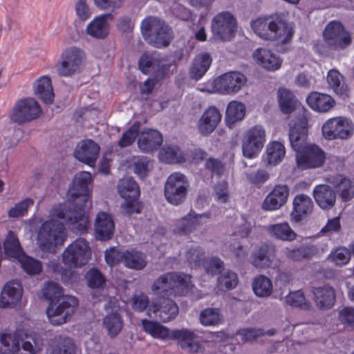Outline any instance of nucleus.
I'll list each match as a JSON object with an SVG mask.
<instances>
[{
  "instance_id": "1",
  "label": "nucleus",
  "mask_w": 354,
  "mask_h": 354,
  "mask_svg": "<svg viewBox=\"0 0 354 354\" xmlns=\"http://www.w3.org/2000/svg\"><path fill=\"white\" fill-rule=\"evenodd\" d=\"M92 182L91 173H77L68 191V201L59 203L50 211V218L42 223L37 235V243L45 252L56 253L57 248L62 246L67 235L62 223L76 225L75 229L83 233L88 225V194Z\"/></svg>"
},
{
  "instance_id": "2",
  "label": "nucleus",
  "mask_w": 354,
  "mask_h": 354,
  "mask_svg": "<svg viewBox=\"0 0 354 354\" xmlns=\"http://www.w3.org/2000/svg\"><path fill=\"white\" fill-rule=\"evenodd\" d=\"M41 292L43 297L49 301L46 315L50 323L59 326L69 322L78 306L77 298L62 296V288L53 281L45 283Z\"/></svg>"
},
{
  "instance_id": "3",
  "label": "nucleus",
  "mask_w": 354,
  "mask_h": 354,
  "mask_svg": "<svg viewBox=\"0 0 354 354\" xmlns=\"http://www.w3.org/2000/svg\"><path fill=\"white\" fill-rule=\"evenodd\" d=\"M307 131L306 121L304 119L294 126L290 124L289 140L297 153V164L301 169L319 167L325 160L323 150L315 145L307 143Z\"/></svg>"
},
{
  "instance_id": "4",
  "label": "nucleus",
  "mask_w": 354,
  "mask_h": 354,
  "mask_svg": "<svg viewBox=\"0 0 354 354\" xmlns=\"http://www.w3.org/2000/svg\"><path fill=\"white\" fill-rule=\"evenodd\" d=\"M251 28L259 37L282 44L290 40L294 34L290 25L272 17H259L252 21Z\"/></svg>"
},
{
  "instance_id": "5",
  "label": "nucleus",
  "mask_w": 354,
  "mask_h": 354,
  "mask_svg": "<svg viewBox=\"0 0 354 354\" xmlns=\"http://www.w3.org/2000/svg\"><path fill=\"white\" fill-rule=\"evenodd\" d=\"M192 285L191 276L183 273L168 272L157 279L152 291L162 296L184 295Z\"/></svg>"
},
{
  "instance_id": "6",
  "label": "nucleus",
  "mask_w": 354,
  "mask_h": 354,
  "mask_svg": "<svg viewBox=\"0 0 354 354\" xmlns=\"http://www.w3.org/2000/svg\"><path fill=\"white\" fill-rule=\"evenodd\" d=\"M140 29L144 39L156 48L167 46L172 39L170 27L157 17H146L141 23Z\"/></svg>"
},
{
  "instance_id": "7",
  "label": "nucleus",
  "mask_w": 354,
  "mask_h": 354,
  "mask_svg": "<svg viewBox=\"0 0 354 354\" xmlns=\"http://www.w3.org/2000/svg\"><path fill=\"white\" fill-rule=\"evenodd\" d=\"M118 192L125 202L122 205L124 214L131 216L140 212L141 205L138 201L140 189L137 183L131 177L120 179L118 184Z\"/></svg>"
},
{
  "instance_id": "8",
  "label": "nucleus",
  "mask_w": 354,
  "mask_h": 354,
  "mask_svg": "<svg viewBox=\"0 0 354 354\" xmlns=\"http://www.w3.org/2000/svg\"><path fill=\"white\" fill-rule=\"evenodd\" d=\"M91 257L88 242L82 238L75 239L62 253V261L68 267L77 268L86 265Z\"/></svg>"
},
{
  "instance_id": "9",
  "label": "nucleus",
  "mask_w": 354,
  "mask_h": 354,
  "mask_svg": "<svg viewBox=\"0 0 354 354\" xmlns=\"http://www.w3.org/2000/svg\"><path fill=\"white\" fill-rule=\"evenodd\" d=\"M322 131L323 136L328 140H348L354 134V124L349 118L335 117L324 123Z\"/></svg>"
},
{
  "instance_id": "10",
  "label": "nucleus",
  "mask_w": 354,
  "mask_h": 354,
  "mask_svg": "<svg viewBox=\"0 0 354 354\" xmlns=\"http://www.w3.org/2000/svg\"><path fill=\"white\" fill-rule=\"evenodd\" d=\"M84 57V52L77 47L71 46L64 49L56 65L57 74L62 77L73 76L79 72Z\"/></svg>"
},
{
  "instance_id": "11",
  "label": "nucleus",
  "mask_w": 354,
  "mask_h": 354,
  "mask_svg": "<svg viewBox=\"0 0 354 354\" xmlns=\"http://www.w3.org/2000/svg\"><path fill=\"white\" fill-rule=\"evenodd\" d=\"M188 187V180L183 174L172 173L168 176L165 185L167 201L174 205L182 203L186 197Z\"/></svg>"
},
{
  "instance_id": "12",
  "label": "nucleus",
  "mask_w": 354,
  "mask_h": 354,
  "mask_svg": "<svg viewBox=\"0 0 354 354\" xmlns=\"http://www.w3.org/2000/svg\"><path fill=\"white\" fill-rule=\"evenodd\" d=\"M247 78L241 73L230 71L225 73L213 80L209 92L230 95L238 93L246 84Z\"/></svg>"
},
{
  "instance_id": "13",
  "label": "nucleus",
  "mask_w": 354,
  "mask_h": 354,
  "mask_svg": "<svg viewBox=\"0 0 354 354\" xmlns=\"http://www.w3.org/2000/svg\"><path fill=\"white\" fill-rule=\"evenodd\" d=\"M266 130L261 125L251 127L242 141V152L244 157L252 159L258 156L266 142Z\"/></svg>"
},
{
  "instance_id": "14",
  "label": "nucleus",
  "mask_w": 354,
  "mask_h": 354,
  "mask_svg": "<svg viewBox=\"0 0 354 354\" xmlns=\"http://www.w3.org/2000/svg\"><path fill=\"white\" fill-rule=\"evenodd\" d=\"M236 28V19L230 12L217 14L212 21L211 30L215 39L230 40L234 37Z\"/></svg>"
},
{
  "instance_id": "15",
  "label": "nucleus",
  "mask_w": 354,
  "mask_h": 354,
  "mask_svg": "<svg viewBox=\"0 0 354 354\" xmlns=\"http://www.w3.org/2000/svg\"><path fill=\"white\" fill-rule=\"evenodd\" d=\"M324 37L326 42L335 49H344L352 42L350 33L337 21H330L326 26Z\"/></svg>"
},
{
  "instance_id": "16",
  "label": "nucleus",
  "mask_w": 354,
  "mask_h": 354,
  "mask_svg": "<svg viewBox=\"0 0 354 354\" xmlns=\"http://www.w3.org/2000/svg\"><path fill=\"white\" fill-rule=\"evenodd\" d=\"M41 113V109L33 98H26L17 102L15 105L11 119L22 124L37 118Z\"/></svg>"
},
{
  "instance_id": "17",
  "label": "nucleus",
  "mask_w": 354,
  "mask_h": 354,
  "mask_svg": "<svg viewBox=\"0 0 354 354\" xmlns=\"http://www.w3.org/2000/svg\"><path fill=\"white\" fill-rule=\"evenodd\" d=\"M251 263L257 268H277L279 262L276 259V248L272 245L263 244L250 257Z\"/></svg>"
},
{
  "instance_id": "18",
  "label": "nucleus",
  "mask_w": 354,
  "mask_h": 354,
  "mask_svg": "<svg viewBox=\"0 0 354 354\" xmlns=\"http://www.w3.org/2000/svg\"><path fill=\"white\" fill-rule=\"evenodd\" d=\"M209 218L207 214H198L192 210L185 216L176 221L173 231L179 235H187L206 223Z\"/></svg>"
},
{
  "instance_id": "19",
  "label": "nucleus",
  "mask_w": 354,
  "mask_h": 354,
  "mask_svg": "<svg viewBox=\"0 0 354 354\" xmlns=\"http://www.w3.org/2000/svg\"><path fill=\"white\" fill-rule=\"evenodd\" d=\"M170 339L177 340L180 346L185 351L190 353H200L203 348L196 340V335L191 330L187 328L176 329L171 331Z\"/></svg>"
},
{
  "instance_id": "20",
  "label": "nucleus",
  "mask_w": 354,
  "mask_h": 354,
  "mask_svg": "<svg viewBox=\"0 0 354 354\" xmlns=\"http://www.w3.org/2000/svg\"><path fill=\"white\" fill-rule=\"evenodd\" d=\"M100 147L92 140L81 141L77 146L75 151V157L89 166H93L99 155Z\"/></svg>"
},
{
  "instance_id": "21",
  "label": "nucleus",
  "mask_w": 354,
  "mask_h": 354,
  "mask_svg": "<svg viewBox=\"0 0 354 354\" xmlns=\"http://www.w3.org/2000/svg\"><path fill=\"white\" fill-rule=\"evenodd\" d=\"M222 115L215 106H209L202 114L197 126L200 134L206 136L212 133L221 120Z\"/></svg>"
},
{
  "instance_id": "22",
  "label": "nucleus",
  "mask_w": 354,
  "mask_h": 354,
  "mask_svg": "<svg viewBox=\"0 0 354 354\" xmlns=\"http://www.w3.org/2000/svg\"><path fill=\"white\" fill-rule=\"evenodd\" d=\"M289 189L286 185H277L263 201L262 207L265 210L272 211L279 209L287 201Z\"/></svg>"
},
{
  "instance_id": "23",
  "label": "nucleus",
  "mask_w": 354,
  "mask_h": 354,
  "mask_svg": "<svg viewBox=\"0 0 354 354\" xmlns=\"http://www.w3.org/2000/svg\"><path fill=\"white\" fill-rule=\"evenodd\" d=\"M111 14H102L95 17L90 21L86 28V32L93 38L103 39L109 32V24L108 21L112 20Z\"/></svg>"
},
{
  "instance_id": "24",
  "label": "nucleus",
  "mask_w": 354,
  "mask_h": 354,
  "mask_svg": "<svg viewBox=\"0 0 354 354\" xmlns=\"http://www.w3.org/2000/svg\"><path fill=\"white\" fill-rule=\"evenodd\" d=\"M149 311H152L162 322H167L174 319L178 313V307L171 299L162 298L158 304L153 303Z\"/></svg>"
},
{
  "instance_id": "25",
  "label": "nucleus",
  "mask_w": 354,
  "mask_h": 354,
  "mask_svg": "<svg viewBox=\"0 0 354 354\" xmlns=\"http://www.w3.org/2000/svg\"><path fill=\"white\" fill-rule=\"evenodd\" d=\"M23 288L16 280L8 282L3 287L0 297V307L6 308L16 305L21 299Z\"/></svg>"
},
{
  "instance_id": "26",
  "label": "nucleus",
  "mask_w": 354,
  "mask_h": 354,
  "mask_svg": "<svg viewBox=\"0 0 354 354\" xmlns=\"http://www.w3.org/2000/svg\"><path fill=\"white\" fill-rule=\"evenodd\" d=\"M253 58L263 68L274 71L280 68L282 59L267 48H259L253 53Z\"/></svg>"
},
{
  "instance_id": "27",
  "label": "nucleus",
  "mask_w": 354,
  "mask_h": 354,
  "mask_svg": "<svg viewBox=\"0 0 354 354\" xmlns=\"http://www.w3.org/2000/svg\"><path fill=\"white\" fill-rule=\"evenodd\" d=\"M114 222L111 216L106 212L97 214L95 223L96 238L100 241H106L113 235Z\"/></svg>"
},
{
  "instance_id": "28",
  "label": "nucleus",
  "mask_w": 354,
  "mask_h": 354,
  "mask_svg": "<svg viewBox=\"0 0 354 354\" xmlns=\"http://www.w3.org/2000/svg\"><path fill=\"white\" fill-rule=\"evenodd\" d=\"M306 102L309 107L319 113L328 112L336 104L330 95L317 91H313L308 95Z\"/></svg>"
},
{
  "instance_id": "29",
  "label": "nucleus",
  "mask_w": 354,
  "mask_h": 354,
  "mask_svg": "<svg viewBox=\"0 0 354 354\" xmlns=\"http://www.w3.org/2000/svg\"><path fill=\"white\" fill-rule=\"evenodd\" d=\"M162 142L161 133L154 129L142 131L138 139V146L144 153H149L159 148Z\"/></svg>"
},
{
  "instance_id": "30",
  "label": "nucleus",
  "mask_w": 354,
  "mask_h": 354,
  "mask_svg": "<svg viewBox=\"0 0 354 354\" xmlns=\"http://www.w3.org/2000/svg\"><path fill=\"white\" fill-rule=\"evenodd\" d=\"M312 292L316 306L322 310L331 308L335 302V292L329 286L313 288Z\"/></svg>"
},
{
  "instance_id": "31",
  "label": "nucleus",
  "mask_w": 354,
  "mask_h": 354,
  "mask_svg": "<svg viewBox=\"0 0 354 354\" xmlns=\"http://www.w3.org/2000/svg\"><path fill=\"white\" fill-rule=\"evenodd\" d=\"M0 354H21L18 330L0 333Z\"/></svg>"
},
{
  "instance_id": "32",
  "label": "nucleus",
  "mask_w": 354,
  "mask_h": 354,
  "mask_svg": "<svg viewBox=\"0 0 354 354\" xmlns=\"http://www.w3.org/2000/svg\"><path fill=\"white\" fill-rule=\"evenodd\" d=\"M313 206V202L310 197L305 194L297 195L293 201L292 219L296 222L301 221L303 218L312 212Z\"/></svg>"
},
{
  "instance_id": "33",
  "label": "nucleus",
  "mask_w": 354,
  "mask_h": 354,
  "mask_svg": "<svg viewBox=\"0 0 354 354\" xmlns=\"http://www.w3.org/2000/svg\"><path fill=\"white\" fill-rule=\"evenodd\" d=\"M328 182L336 188L343 201H348L354 196V184L344 175L330 176Z\"/></svg>"
},
{
  "instance_id": "34",
  "label": "nucleus",
  "mask_w": 354,
  "mask_h": 354,
  "mask_svg": "<svg viewBox=\"0 0 354 354\" xmlns=\"http://www.w3.org/2000/svg\"><path fill=\"white\" fill-rule=\"evenodd\" d=\"M313 196L317 205L323 209H330L335 203L336 194L328 185L316 186L313 190Z\"/></svg>"
},
{
  "instance_id": "35",
  "label": "nucleus",
  "mask_w": 354,
  "mask_h": 354,
  "mask_svg": "<svg viewBox=\"0 0 354 354\" xmlns=\"http://www.w3.org/2000/svg\"><path fill=\"white\" fill-rule=\"evenodd\" d=\"M139 68L144 74H152L156 79L162 78L165 69L158 59L153 55L143 54L138 63Z\"/></svg>"
},
{
  "instance_id": "36",
  "label": "nucleus",
  "mask_w": 354,
  "mask_h": 354,
  "mask_svg": "<svg viewBox=\"0 0 354 354\" xmlns=\"http://www.w3.org/2000/svg\"><path fill=\"white\" fill-rule=\"evenodd\" d=\"M35 93L46 104H51L54 100V92L51 79L46 75L38 78L35 83Z\"/></svg>"
},
{
  "instance_id": "37",
  "label": "nucleus",
  "mask_w": 354,
  "mask_h": 354,
  "mask_svg": "<svg viewBox=\"0 0 354 354\" xmlns=\"http://www.w3.org/2000/svg\"><path fill=\"white\" fill-rule=\"evenodd\" d=\"M103 327L108 335L114 338L118 335L123 328V320L121 315L116 311L108 313L103 319Z\"/></svg>"
},
{
  "instance_id": "38",
  "label": "nucleus",
  "mask_w": 354,
  "mask_h": 354,
  "mask_svg": "<svg viewBox=\"0 0 354 354\" xmlns=\"http://www.w3.org/2000/svg\"><path fill=\"white\" fill-rule=\"evenodd\" d=\"M285 155L286 148L282 142L272 141L268 144L265 159L268 165H278L283 160Z\"/></svg>"
},
{
  "instance_id": "39",
  "label": "nucleus",
  "mask_w": 354,
  "mask_h": 354,
  "mask_svg": "<svg viewBox=\"0 0 354 354\" xmlns=\"http://www.w3.org/2000/svg\"><path fill=\"white\" fill-rule=\"evenodd\" d=\"M252 288L254 293L258 297H268L273 290L272 280L266 275L259 274L253 278Z\"/></svg>"
},
{
  "instance_id": "40",
  "label": "nucleus",
  "mask_w": 354,
  "mask_h": 354,
  "mask_svg": "<svg viewBox=\"0 0 354 354\" xmlns=\"http://www.w3.org/2000/svg\"><path fill=\"white\" fill-rule=\"evenodd\" d=\"M245 115V105L238 101L230 102L226 109L225 122L227 127L232 128L234 124L242 120Z\"/></svg>"
},
{
  "instance_id": "41",
  "label": "nucleus",
  "mask_w": 354,
  "mask_h": 354,
  "mask_svg": "<svg viewBox=\"0 0 354 354\" xmlns=\"http://www.w3.org/2000/svg\"><path fill=\"white\" fill-rule=\"evenodd\" d=\"M317 252L314 245H302L298 248L290 249L285 248L283 249V255L288 259L294 261H300L304 259L312 258Z\"/></svg>"
},
{
  "instance_id": "42",
  "label": "nucleus",
  "mask_w": 354,
  "mask_h": 354,
  "mask_svg": "<svg viewBox=\"0 0 354 354\" xmlns=\"http://www.w3.org/2000/svg\"><path fill=\"white\" fill-rule=\"evenodd\" d=\"M278 102L281 111L285 114L291 113L299 104L293 93L284 88L278 90Z\"/></svg>"
},
{
  "instance_id": "43",
  "label": "nucleus",
  "mask_w": 354,
  "mask_h": 354,
  "mask_svg": "<svg viewBox=\"0 0 354 354\" xmlns=\"http://www.w3.org/2000/svg\"><path fill=\"white\" fill-rule=\"evenodd\" d=\"M268 230L272 236L281 241H292L297 236V234L286 222L270 225Z\"/></svg>"
},
{
  "instance_id": "44",
  "label": "nucleus",
  "mask_w": 354,
  "mask_h": 354,
  "mask_svg": "<svg viewBox=\"0 0 354 354\" xmlns=\"http://www.w3.org/2000/svg\"><path fill=\"white\" fill-rule=\"evenodd\" d=\"M212 61L211 56L207 53L198 55L194 58L191 68V73L193 77L196 80L201 78L209 69Z\"/></svg>"
},
{
  "instance_id": "45",
  "label": "nucleus",
  "mask_w": 354,
  "mask_h": 354,
  "mask_svg": "<svg viewBox=\"0 0 354 354\" xmlns=\"http://www.w3.org/2000/svg\"><path fill=\"white\" fill-rule=\"evenodd\" d=\"M5 255L17 261L24 254L15 234L10 231L3 243Z\"/></svg>"
},
{
  "instance_id": "46",
  "label": "nucleus",
  "mask_w": 354,
  "mask_h": 354,
  "mask_svg": "<svg viewBox=\"0 0 354 354\" xmlns=\"http://www.w3.org/2000/svg\"><path fill=\"white\" fill-rule=\"evenodd\" d=\"M327 82L337 95L343 98L348 96L347 86L344 82V77L337 70L333 69L328 71Z\"/></svg>"
},
{
  "instance_id": "47",
  "label": "nucleus",
  "mask_w": 354,
  "mask_h": 354,
  "mask_svg": "<svg viewBox=\"0 0 354 354\" xmlns=\"http://www.w3.org/2000/svg\"><path fill=\"white\" fill-rule=\"evenodd\" d=\"M159 159L168 164L180 163L185 160L183 152L176 145L164 147L159 153Z\"/></svg>"
},
{
  "instance_id": "48",
  "label": "nucleus",
  "mask_w": 354,
  "mask_h": 354,
  "mask_svg": "<svg viewBox=\"0 0 354 354\" xmlns=\"http://www.w3.org/2000/svg\"><path fill=\"white\" fill-rule=\"evenodd\" d=\"M143 330L154 338L165 339L170 337L171 331L157 322L142 319Z\"/></svg>"
},
{
  "instance_id": "49",
  "label": "nucleus",
  "mask_w": 354,
  "mask_h": 354,
  "mask_svg": "<svg viewBox=\"0 0 354 354\" xmlns=\"http://www.w3.org/2000/svg\"><path fill=\"white\" fill-rule=\"evenodd\" d=\"M22 349L26 352V354H35L41 351L43 346V339L37 333L26 335L25 338L20 337Z\"/></svg>"
},
{
  "instance_id": "50",
  "label": "nucleus",
  "mask_w": 354,
  "mask_h": 354,
  "mask_svg": "<svg viewBox=\"0 0 354 354\" xmlns=\"http://www.w3.org/2000/svg\"><path fill=\"white\" fill-rule=\"evenodd\" d=\"M123 262L127 268L135 270H141L147 264L145 256L133 250L123 252Z\"/></svg>"
},
{
  "instance_id": "51",
  "label": "nucleus",
  "mask_w": 354,
  "mask_h": 354,
  "mask_svg": "<svg viewBox=\"0 0 354 354\" xmlns=\"http://www.w3.org/2000/svg\"><path fill=\"white\" fill-rule=\"evenodd\" d=\"M328 259L337 266H343L350 261L351 253L348 248L339 247L330 252Z\"/></svg>"
},
{
  "instance_id": "52",
  "label": "nucleus",
  "mask_w": 354,
  "mask_h": 354,
  "mask_svg": "<svg viewBox=\"0 0 354 354\" xmlns=\"http://www.w3.org/2000/svg\"><path fill=\"white\" fill-rule=\"evenodd\" d=\"M34 205L33 199L26 198L24 200L16 203L15 206L12 207L8 212V215L10 218H19L23 217L28 214L29 208Z\"/></svg>"
},
{
  "instance_id": "53",
  "label": "nucleus",
  "mask_w": 354,
  "mask_h": 354,
  "mask_svg": "<svg viewBox=\"0 0 354 354\" xmlns=\"http://www.w3.org/2000/svg\"><path fill=\"white\" fill-rule=\"evenodd\" d=\"M201 323L203 326H215L221 323V315L218 308H206L201 313Z\"/></svg>"
},
{
  "instance_id": "54",
  "label": "nucleus",
  "mask_w": 354,
  "mask_h": 354,
  "mask_svg": "<svg viewBox=\"0 0 354 354\" xmlns=\"http://www.w3.org/2000/svg\"><path fill=\"white\" fill-rule=\"evenodd\" d=\"M150 161L147 157H133L131 160V167L134 173L140 178L147 176L149 171Z\"/></svg>"
},
{
  "instance_id": "55",
  "label": "nucleus",
  "mask_w": 354,
  "mask_h": 354,
  "mask_svg": "<svg viewBox=\"0 0 354 354\" xmlns=\"http://www.w3.org/2000/svg\"><path fill=\"white\" fill-rule=\"evenodd\" d=\"M237 274L230 270L224 271L218 278V285L221 290H232L238 283Z\"/></svg>"
},
{
  "instance_id": "56",
  "label": "nucleus",
  "mask_w": 354,
  "mask_h": 354,
  "mask_svg": "<svg viewBox=\"0 0 354 354\" xmlns=\"http://www.w3.org/2000/svg\"><path fill=\"white\" fill-rule=\"evenodd\" d=\"M23 269L28 274H39L42 270V266L39 261L26 256L25 254L18 261Z\"/></svg>"
},
{
  "instance_id": "57",
  "label": "nucleus",
  "mask_w": 354,
  "mask_h": 354,
  "mask_svg": "<svg viewBox=\"0 0 354 354\" xmlns=\"http://www.w3.org/2000/svg\"><path fill=\"white\" fill-rule=\"evenodd\" d=\"M140 122H135L130 128L125 131L120 138L118 145L120 147H125L131 145L138 136Z\"/></svg>"
},
{
  "instance_id": "58",
  "label": "nucleus",
  "mask_w": 354,
  "mask_h": 354,
  "mask_svg": "<svg viewBox=\"0 0 354 354\" xmlns=\"http://www.w3.org/2000/svg\"><path fill=\"white\" fill-rule=\"evenodd\" d=\"M286 301L290 306L295 307H300L302 308H307L308 307V304L306 302L304 293L302 290L290 292L286 298Z\"/></svg>"
},
{
  "instance_id": "59",
  "label": "nucleus",
  "mask_w": 354,
  "mask_h": 354,
  "mask_svg": "<svg viewBox=\"0 0 354 354\" xmlns=\"http://www.w3.org/2000/svg\"><path fill=\"white\" fill-rule=\"evenodd\" d=\"M264 334L265 332L261 328H246L239 330L237 332L236 335L243 342H252Z\"/></svg>"
},
{
  "instance_id": "60",
  "label": "nucleus",
  "mask_w": 354,
  "mask_h": 354,
  "mask_svg": "<svg viewBox=\"0 0 354 354\" xmlns=\"http://www.w3.org/2000/svg\"><path fill=\"white\" fill-rule=\"evenodd\" d=\"M88 286L92 288H99L105 283L101 272L95 268L89 270L86 275Z\"/></svg>"
},
{
  "instance_id": "61",
  "label": "nucleus",
  "mask_w": 354,
  "mask_h": 354,
  "mask_svg": "<svg viewBox=\"0 0 354 354\" xmlns=\"http://www.w3.org/2000/svg\"><path fill=\"white\" fill-rule=\"evenodd\" d=\"M223 266V261L218 257H211L203 262V267L205 271L212 275L220 273Z\"/></svg>"
},
{
  "instance_id": "62",
  "label": "nucleus",
  "mask_w": 354,
  "mask_h": 354,
  "mask_svg": "<svg viewBox=\"0 0 354 354\" xmlns=\"http://www.w3.org/2000/svg\"><path fill=\"white\" fill-rule=\"evenodd\" d=\"M75 11L77 17L82 21H86L91 16L92 12L87 0H76Z\"/></svg>"
},
{
  "instance_id": "63",
  "label": "nucleus",
  "mask_w": 354,
  "mask_h": 354,
  "mask_svg": "<svg viewBox=\"0 0 354 354\" xmlns=\"http://www.w3.org/2000/svg\"><path fill=\"white\" fill-rule=\"evenodd\" d=\"M204 252L199 247L190 248L186 253L187 261L192 268H197L201 264Z\"/></svg>"
},
{
  "instance_id": "64",
  "label": "nucleus",
  "mask_w": 354,
  "mask_h": 354,
  "mask_svg": "<svg viewBox=\"0 0 354 354\" xmlns=\"http://www.w3.org/2000/svg\"><path fill=\"white\" fill-rule=\"evenodd\" d=\"M214 196L218 203H225L227 201L229 198V192L227 182H220L215 186Z\"/></svg>"
}]
</instances>
